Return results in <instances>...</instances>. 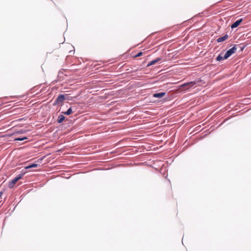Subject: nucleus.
Instances as JSON below:
<instances>
[{
    "label": "nucleus",
    "mask_w": 251,
    "mask_h": 251,
    "mask_svg": "<svg viewBox=\"0 0 251 251\" xmlns=\"http://www.w3.org/2000/svg\"><path fill=\"white\" fill-rule=\"evenodd\" d=\"M237 45H235L234 47H233L232 48L228 50L226 53H224V57L225 58H228L229 57H230L232 54L235 53L237 48L236 47Z\"/></svg>",
    "instance_id": "obj_1"
},
{
    "label": "nucleus",
    "mask_w": 251,
    "mask_h": 251,
    "mask_svg": "<svg viewBox=\"0 0 251 251\" xmlns=\"http://www.w3.org/2000/svg\"><path fill=\"white\" fill-rule=\"evenodd\" d=\"M65 99V96L64 95H59L55 100L56 104H60Z\"/></svg>",
    "instance_id": "obj_2"
},
{
    "label": "nucleus",
    "mask_w": 251,
    "mask_h": 251,
    "mask_svg": "<svg viewBox=\"0 0 251 251\" xmlns=\"http://www.w3.org/2000/svg\"><path fill=\"white\" fill-rule=\"evenodd\" d=\"M243 21V19H240L236 22H235L234 23H233L231 25V28L232 29H233L235 27H237L238 25H240V24Z\"/></svg>",
    "instance_id": "obj_3"
},
{
    "label": "nucleus",
    "mask_w": 251,
    "mask_h": 251,
    "mask_svg": "<svg viewBox=\"0 0 251 251\" xmlns=\"http://www.w3.org/2000/svg\"><path fill=\"white\" fill-rule=\"evenodd\" d=\"M166 93L165 92H161L158 93L153 94V97L154 98H161L165 95Z\"/></svg>",
    "instance_id": "obj_4"
},
{
    "label": "nucleus",
    "mask_w": 251,
    "mask_h": 251,
    "mask_svg": "<svg viewBox=\"0 0 251 251\" xmlns=\"http://www.w3.org/2000/svg\"><path fill=\"white\" fill-rule=\"evenodd\" d=\"M228 38V35L227 34H226L223 37H219L217 39V42L218 43L222 42L226 40Z\"/></svg>",
    "instance_id": "obj_5"
},
{
    "label": "nucleus",
    "mask_w": 251,
    "mask_h": 251,
    "mask_svg": "<svg viewBox=\"0 0 251 251\" xmlns=\"http://www.w3.org/2000/svg\"><path fill=\"white\" fill-rule=\"evenodd\" d=\"M16 184V177H14L8 184V186L9 188H12Z\"/></svg>",
    "instance_id": "obj_6"
},
{
    "label": "nucleus",
    "mask_w": 251,
    "mask_h": 251,
    "mask_svg": "<svg viewBox=\"0 0 251 251\" xmlns=\"http://www.w3.org/2000/svg\"><path fill=\"white\" fill-rule=\"evenodd\" d=\"M224 57V53H221L217 57L216 60L217 61H222V60L226 59Z\"/></svg>",
    "instance_id": "obj_7"
},
{
    "label": "nucleus",
    "mask_w": 251,
    "mask_h": 251,
    "mask_svg": "<svg viewBox=\"0 0 251 251\" xmlns=\"http://www.w3.org/2000/svg\"><path fill=\"white\" fill-rule=\"evenodd\" d=\"M74 111H73V109L72 107H70L67 111L62 112L64 114L69 115L72 113H73Z\"/></svg>",
    "instance_id": "obj_8"
},
{
    "label": "nucleus",
    "mask_w": 251,
    "mask_h": 251,
    "mask_svg": "<svg viewBox=\"0 0 251 251\" xmlns=\"http://www.w3.org/2000/svg\"><path fill=\"white\" fill-rule=\"evenodd\" d=\"M65 117L63 115H60L57 119V122L59 124L62 123V122L64 120Z\"/></svg>",
    "instance_id": "obj_9"
},
{
    "label": "nucleus",
    "mask_w": 251,
    "mask_h": 251,
    "mask_svg": "<svg viewBox=\"0 0 251 251\" xmlns=\"http://www.w3.org/2000/svg\"><path fill=\"white\" fill-rule=\"evenodd\" d=\"M26 139H27V138L26 137V136H23L22 137H17V144H18V141H24L25 140H26ZM18 144H17V147L18 146Z\"/></svg>",
    "instance_id": "obj_10"
},
{
    "label": "nucleus",
    "mask_w": 251,
    "mask_h": 251,
    "mask_svg": "<svg viewBox=\"0 0 251 251\" xmlns=\"http://www.w3.org/2000/svg\"><path fill=\"white\" fill-rule=\"evenodd\" d=\"M195 84V82H193V81H191V82H188V83H184V84H183L181 87H186L187 86H189V87H191L194 84Z\"/></svg>",
    "instance_id": "obj_11"
},
{
    "label": "nucleus",
    "mask_w": 251,
    "mask_h": 251,
    "mask_svg": "<svg viewBox=\"0 0 251 251\" xmlns=\"http://www.w3.org/2000/svg\"><path fill=\"white\" fill-rule=\"evenodd\" d=\"M19 106V105H17V106ZM23 110H24V109L22 107H17V114L21 113V112H22L23 111Z\"/></svg>",
    "instance_id": "obj_12"
},
{
    "label": "nucleus",
    "mask_w": 251,
    "mask_h": 251,
    "mask_svg": "<svg viewBox=\"0 0 251 251\" xmlns=\"http://www.w3.org/2000/svg\"><path fill=\"white\" fill-rule=\"evenodd\" d=\"M143 54V52H142V51H139L138 53H137V54H133V55H132V56H133L134 58H135V57H137L141 56H142Z\"/></svg>",
    "instance_id": "obj_13"
},
{
    "label": "nucleus",
    "mask_w": 251,
    "mask_h": 251,
    "mask_svg": "<svg viewBox=\"0 0 251 251\" xmlns=\"http://www.w3.org/2000/svg\"><path fill=\"white\" fill-rule=\"evenodd\" d=\"M19 118V117L17 116V120H16L17 123L18 122H22L23 121H25L26 120V119L25 118V117L20 118Z\"/></svg>",
    "instance_id": "obj_14"
},
{
    "label": "nucleus",
    "mask_w": 251,
    "mask_h": 251,
    "mask_svg": "<svg viewBox=\"0 0 251 251\" xmlns=\"http://www.w3.org/2000/svg\"><path fill=\"white\" fill-rule=\"evenodd\" d=\"M37 166V164H32L27 167H25V169H27V168H35V167H36Z\"/></svg>",
    "instance_id": "obj_15"
},
{
    "label": "nucleus",
    "mask_w": 251,
    "mask_h": 251,
    "mask_svg": "<svg viewBox=\"0 0 251 251\" xmlns=\"http://www.w3.org/2000/svg\"><path fill=\"white\" fill-rule=\"evenodd\" d=\"M24 174H25V173L23 174H20L18 176H17V181L22 178V176H23V175Z\"/></svg>",
    "instance_id": "obj_16"
},
{
    "label": "nucleus",
    "mask_w": 251,
    "mask_h": 251,
    "mask_svg": "<svg viewBox=\"0 0 251 251\" xmlns=\"http://www.w3.org/2000/svg\"><path fill=\"white\" fill-rule=\"evenodd\" d=\"M159 60H160V59L159 58H157L156 59L151 61L149 63H157Z\"/></svg>",
    "instance_id": "obj_17"
},
{
    "label": "nucleus",
    "mask_w": 251,
    "mask_h": 251,
    "mask_svg": "<svg viewBox=\"0 0 251 251\" xmlns=\"http://www.w3.org/2000/svg\"><path fill=\"white\" fill-rule=\"evenodd\" d=\"M25 131H24L23 130H18L17 129V134H21V133H23Z\"/></svg>",
    "instance_id": "obj_18"
},
{
    "label": "nucleus",
    "mask_w": 251,
    "mask_h": 251,
    "mask_svg": "<svg viewBox=\"0 0 251 251\" xmlns=\"http://www.w3.org/2000/svg\"><path fill=\"white\" fill-rule=\"evenodd\" d=\"M2 194H3L2 192H0V199L1 198Z\"/></svg>",
    "instance_id": "obj_19"
},
{
    "label": "nucleus",
    "mask_w": 251,
    "mask_h": 251,
    "mask_svg": "<svg viewBox=\"0 0 251 251\" xmlns=\"http://www.w3.org/2000/svg\"><path fill=\"white\" fill-rule=\"evenodd\" d=\"M69 52H70V53H71V54L72 52H73V53H74V51H70Z\"/></svg>",
    "instance_id": "obj_20"
},
{
    "label": "nucleus",
    "mask_w": 251,
    "mask_h": 251,
    "mask_svg": "<svg viewBox=\"0 0 251 251\" xmlns=\"http://www.w3.org/2000/svg\"><path fill=\"white\" fill-rule=\"evenodd\" d=\"M152 64H151V63L148 64L147 66H149L151 65H152Z\"/></svg>",
    "instance_id": "obj_21"
}]
</instances>
